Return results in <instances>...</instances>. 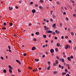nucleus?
<instances>
[{
    "instance_id": "f257e3e1",
    "label": "nucleus",
    "mask_w": 76,
    "mask_h": 76,
    "mask_svg": "<svg viewBox=\"0 0 76 76\" xmlns=\"http://www.w3.org/2000/svg\"><path fill=\"white\" fill-rule=\"evenodd\" d=\"M65 48H66V49H67V48L70 49V46L69 45H66L65 46Z\"/></svg>"
},
{
    "instance_id": "f03ea898",
    "label": "nucleus",
    "mask_w": 76,
    "mask_h": 76,
    "mask_svg": "<svg viewBox=\"0 0 76 76\" xmlns=\"http://www.w3.org/2000/svg\"><path fill=\"white\" fill-rule=\"evenodd\" d=\"M60 60L62 61V62H63V63H64V59H63V58H61L60 59Z\"/></svg>"
},
{
    "instance_id": "7ed1b4c3",
    "label": "nucleus",
    "mask_w": 76,
    "mask_h": 76,
    "mask_svg": "<svg viewBox=\"0 0 76 76\" xmlns=\"http://www.w3.org/2000/svg\"><path fill=\"white\" fill-rule=\"evenodd\" d=\"M16 61H17V63H18L19 64H21V63H20V61H19V60H16Z\"/></svg>"
},
{
    "instance_id": "20e7f679",
    "label": "nucleus",
    "mask_w": 76,
    "mask_h": 76,
    "mask_svg": "<svg viewBox=\"0 0 76 76\" xmlns=\"http://www.w3.org/2000/svg\"><path fill=\"white\" fill-rule=\"evenodd\" d=\"M50 51L51 53H53L54 52V50L53 49H51L50 50Z\"/></svg>"
},
{
    "instance_id": "39448f33",
    "label": "nucleus",
    "mask_w": 76,
    "mask_h": 76,
    "mask_svg": "<svg viewBox=\"0 0 76 76\" xmlns=\"http://www.w3.org/2000/svg\"><path fill=\"white\" fill-rule=\"evenodd\" d=\"M47 32H48V33H52V32H53V31L50 30H48V31H47Z\"/></svg>"
},
{
    "instance_id": "423d86ee",
    "label": "nucleus",
    "mask_w": 76,
    "mask_h": 76,
    "mask_svg": "<svg viewBox=\"0 0 76 76\" xmlns=\"http://www.w3.org/2000/svg\"><path fill=\"white\" fill-rule=\"evenodd\" d=\"M70 1L71 2V3H75V1L73 0H70Z\"/></svg>"
},
{
    "instance_id": "0eeeda50",
    "label": "nucleus",
    "mask_w": 76,
    "mask_h": 76,
    "mask_svg": "<svg viewBox=\"0 0 76 76\" xmlns=\"http://www.w3.org/2000/svg\"><path fill=\"white\" fill-rule=\"evenodd\" d=\"M36 49V48L35 47H33L32 48V50H35V49Z\"/></svg>"
},
{
    "instance_id": "6e6552de",
    "label": "nucleus",
    "mask_w": 76,
    "mask_h": 76,
    "mask_svg": "<svg viewBox=\"0 0 76 76\" xmlns=\"http://www.w3.org/2000/svg\"><path fill=\"white\" fill-rule=\"evenodd\" d=\"M50 66H48V67L47 68V69L48 70H50Z\"/></svg>"
},
{
    "instance_id": "1a4fd4ad",
    "label": "nucleus",
    "mask_w": 76,
    "mask_h": 76,
    "mask_svg": "<svg viewBox=\"0 0 76 76\" xmlns=\"http://www.w3.org/2000/svg\"><path fill=\"white\" fill-rule=\"evenodd\" d=\"M8 67L9 68H10V69H13V68L12 67V66L10 65H9Z\"/></svg>"
},
{
    "instance_id": "9d476101",
    "label": "nucleus",
    "mask_w": 76,
    "mask_h": 76,
    "mask_svg": "<svg viewBox=\"0 0 76 76\" xmlns=\"http://www.w3.org/2000/svg\"><path fill=\"white\" fill-rule=\"evenodd\" d=\"M60 44L59 43H57V47H60Z\"/></svg>"
},
{
    "instance_id": "9b49d317",
    "label": "nucleus",
    "mask_w": 76,
    "mask_h": 76,
    "mask_svg": "<svg viewBox=\"0 0 76 76\" xmlns=\"http://www.w3.org/2000/svg\"><path fill=\"white\" fill-rule=\"evenodd\" d=\"M39 8L40 9H43V7H42V6H40Z\"/></svg>"
},
{
    "instance_id": "f8f14e48",
    "label": "nucleus",
    "mask_w": 76,
    "mask_h": 76,
    "mask_svg": "<svg viewBox=\"0 0 76 76\" xmlns=\"http://www.w3.org/2000/svg\"><path fill=\"white\" fill-rule=\"evenodd\" d=\"M32 13H35V10H32Z\"/></svg>"
},
{
    "instance_id": "ddd939ff",
    "label": "nucleus",
    "mask_w": 76,
    "mask_h": 76,
    "mask_svg": "<svg viewBox=\"0 0 76 76\" xmlns=\"http://www.w3.org/2000/svg\"><path fill=\"white\" fill-rule=\"evenodd\" d=\"M9 24L10 26H12L13 25V23H10Z\"/></svg>"
},
{
    "instance_id": "4468645a",
    "label": "nucleus",
    "mask_w": 76,
    "mask_h": 76,
    "mask_svg": "<svg viewBox=\"0 0 76 76\" xmlns=\"http://www.w3.org/2000/svg\"><path fill=\"white\" fill-rule=\"evenodd\" d=\"M43 37L44 38H46V37H47V36H46V35H43Z\"/></svg>"
},
{
    "instance_id": "2eb2a0df",
    "label": "nucleus",
    "mask_w": 76,
    "mask_h": 76,
    "mask_svg": "<svg viewBox=\"0 0 76 76\" xmlns=\"http://www.w3.org/2000/svg\"><path fill=\"white\" fill-rule=\"evenodd\" d=\"M36 35H39V32H37L36 33Z\"/></svg>"
},
{
    "instance_id": "dca6fc26",
    "label": "nucleus",
    "mask_w": 76,
    "mask_h": 76,
    "mask_svg": "<svg viewBox=\"0 0 76 76\" xmlns=\"http://www.w3.org/2000/svg\"><path fill=\"white\" fill-rule=\"evenodd\" d=\"M53 73H54V74H56V73H58V72L57 71H54L53 72Z\"/></svg>"
},
{
    "instance_id": "f3484780",
    "label": "nucleus",
    "mask_w": 76,
    "mask_h": 76,
    "mask_svg": "<svg viewBox=\"0 0 76 76\" xmlns=\"http://www.w3.org/2000/svg\"><path fill=\"white\" fill-rule=\"evenodd\" d=\"M9 9L10 10H12V9H13V8L12 7H9Z\"/></svg>"
},
{
    "instance_id": "a211bd4d",
    "label": "nucleus",
    "mask_w": 76,
    "mask_h": 76,
    "mask_svg": "<svg viewBox=\"0 0 76 76\" xmlns=\"http://www.w3.org/2000/svg\"><path fill=\"white\" fill-rule=\"evenodd\" d=\"M9 71L10 73H12V70L10 69H9Z\"/></svg>"
},
{
    "instance_id": "6ab92c4d",
    "label": "nucleus",
    "mask_w": 76,
    "mask_h": 76,
    "mask_svg": "<svg viewBox=\"0 0 76 76\" xmlns=\"http://www.w3.org/2000/svg\"><path fill=\"white\" fill-rule=\"evenodd\" d=\"M35 61H39V59H35Z\"/></svg>"
},
{
    "instance_id": "aec40b11",
    "label": "nucleus",
    "mask_w": 76,
    "mask_h": 76,
    "mask_svg": "<svg viewBox=\"0 0 76 76\" xmlns=\"http://www.w3.org/2000/svg\"><path fill=\"white\" fill-rule=\"evenodd\" d=\"M66 72H62V75H66Z\"/></svg>"
},
{
    "instance_id": "412c9836",
    "label": "nucleus",
    "mask_w": 76,
    "mask_h": 76,
    "mask_svg": "<svg viewBox=\"0 0 76 76\" xmlns=\"http://www.w3.org/2000/svg\"><path fill=\"white\" fill-rule=\"evenodd\" d=\"M2 28V29H4V30H5V29H6V27H3Z\"/></svg>"
},
{
    "instance_id": "4be33fe9",
    "label": "nucleus",
    "mask_w": 76,
    "mask_h": 76,
    "mask_svg": "<svg viewBox=\"0 0 76 76\" xmlns=\"http://www.w3.org/2000/svg\"><path fill=\"white\" fill-rule=\"evenodd\" d=\"M3 71L4 73H6V69H4L3 70Z\"/></svg>"
},
{
    "instance_id": "5701e85b",
    "label": "nucleus",
    "mask_w": 76,
    "mask_h": 76,
    "mask_svg": "<svg viewBox=\"0 0 76 76\" xmlns=\"http://www.w3.org/2000/svg\"><path fill=\"white\" fill-rule=\"evenodd\" d=\"M68 60H69V61H71V60L70 59V57H68Z\"/></svg>"
},
{
    "instance_id": "b1692460",
    "label": "nucleus",
    "mask_w": 76,
    "mask_h": 76,
    "mask_svg": "<svg viewBox=\"0 0 76 76\" xmlns=\"http://www.w3.org/2000/svg\"><path fill=\"white\" fill-rule=\"evenodd\" d=\"M18 72H19V73H20V72H21L20 69H18Z\"/></svg>"
},
{
    "instance_id": "393cba45",
    "label": "nucleus",
    "mask_w": 76,
    "mask_h": 76,
    "mask_svg": "<svg viewBox=\"0 0 76 76\" xmlns=\"http://www.w3.org/2000/svg\"><path fill=\"white\" fill-rule=\"evenodd\" d=\"M55 50L56 51V52H57L58 51V49H57V48H55Z\"/></svg>"
},
{
    "instance_id": "a878e982",
    "label": "nucleus",
    "mask_w": 76,
    "mask_h": 76,
    "mask_svg": "<svg viewBox=\"0 0 76 76\" xmlns=\"http://www.w3.org/2000/svg\"><path fill=\"white\" fill-rule=\"evenodd\" d=\"M71 35H73L74 34V33L73 32H71Z\"/></svg>"
},
{
    "instance_id": "bb28decb",
    "label": "nucleus",
    "mask_w": 76,
    "mask_h": 76,
    "mask_svg": "<svg viewBox=\"0 0 76 76\" xmlns=\"http://www.w3.org/2000/svg\"><path fill=\"white\" fill-rule=\"evenodd\" d=\"M56 58L57 59H60V58H59V56H56Z\"/></svg>"
},
{
    "instance_id": "cd10ccee",
    "label": "nucleus",
    "mask_w": 76,
    "mask_h": 76,
    "mask_svg": "<svg viewBox=\"0 0 76 76\" xmlns=\"http://www.w3.org/2000/svg\"><path fill=\"white\" fill-rule=\"evenodd\" d=\"M46 31H47L48 30H49V28H47L45 29Z\"/></svg>"
},
{
    "instance_id": "c85d7f7f",
    "label": "nucleus",
    "mask_w": 76,
    "mask_h": 76,
    "mask_svg": "<svg viewBox=\"0 0 76 76\" xmlns=\"http://www.w3.org/2000/svg\"><path fill=\"white\" fill-rule=\"evenodd\" d=\"M56 64H58V61H57V60H56Z\"/></svg>"
},
{
    "instance_id": "c756f323",
    "label": "nucleus",
    "mask_w": 76,
    "mask_h": 76,
    "mask_svg": "<svg viewBox=\"0 0 76 76\" xmlns=\"http://www.w3.org/2000/svg\"><path fill=\"white\" fill-rule=\"evenodd\" d=\"M57 65V64H56V63H55L53 64V66H56V65Z\"/></svg>"
},
{
    "instance_id": "7c9ffc66",
    "label": "nucleus",
    "mask_w": 76,
    "mask_h": 76,
    "mask_svg": "<svg viewBox=\"0 0 76 76\" xmlns=\"http://www.w3.org/2000/svg\"><path fill=\"white\" fill-rule=\"evenodd\" d=\"M8 48H9V50H10V49L11 48L10 47V46H8Z\"/></svg>"
},
{
    "instance_id": "2f4dec72",
    "label": "nucleus",
    "mask_w": 76,
    "mask_h": 76,
    "mask_svg": "<svg viewBox=\"0 0 76 76\" xmlns=\"http://www.w3.org/2000/svg\"><path fill=\"white\" fill-rule=\"evenodd\" d=\"M53 26V27H55V26H56V24H54Z\"/></svg>"
},
{
    "instance_id": "473e14b6",
    "label": "nucleus",
    "mask_w": 76,
    "mask_h": 76,
    "mask_svg": "<svg viewBox=\"0 0 76 76\" xmlns=\"http://www.w3.org/2000/svg\"><path fill=\"white\" fill-rule=\"evenodd\" d=\"M66 67H69V64H67L66 65Z\"/></svg>"
},
{
    "instance_id": "72a5a7b5",
    "label": "nucleus",
    "mask_w": 76,
    "mask_h": 76,
    "mask_svg": "<svg viewBox=\"0 0 76 76\" xmlns=\"http://www.w3.org/2000/svg\"><path fill=\"white\" fill-rule=\"evenodd\" d=\"M66 20H67V21H68V20H69V18H68V17L66 18Z\"/></svg>"
},
{
    "instance_id": "f704fd0d",
    "label": "nucleus",
    "mask_w": 76,
    "mask_h": 76,
    "mask_svg": "<svg viewBox=\"0 0 76 76\" xmlns=\"http://www.w3.org/2000/svg\"><path fill=\"white\" fill-rule=\"evenodd\" d=\"M4 26H6V23H4Z\"/></svg>"
},
{
    "instance_id": "c9c22d12",
    "label": "nucleus",
    "mask_w": 76,
    "mask_h": 76,
    "mask_svg": "<svg viewBox=\"0 0 76 76\" xmlns=\"http://www.w3.org/2000/svg\"><path fill=\"white\" fill-rule=\"evenodd\" d=\"M65 72H67V69H65Z\"/></svg>"
},
{
    "instance_id": "e433bc0d",
    "label": "nucleus",
    "mask_w": 76,
    "mask_h": 76,
    "mask_svg": "<svg viewBox=\"0 0 76 76\" xmlns=\"http://www.w3.org/2000/svg\"><path fill=\"white\" fill-rule=\"evenodd\" d=\"M70 58H71L72 59V58H73V56H70Z\"/></svg>"
},
{
    "instance_id": "4c0bfd02",
    "label": "nucleus",
    "mask_w": 76,
    "mask_h": 76,
    "mask_svg": "<svg viewBox=\"0 0 76 76\" xmlns=\"http://www.w3.org/2000/svg\"><path fill=\"white\" fill-rule=\"evenodd\" d=\"M42 47L43 48H45V45H43L42 46Z\"/></svg>"
},
{
    "instance_id": "58836bf2",
    "label": "nucleus",
    "mask_w": 76,
    "mask_h": 76,
    "mask_svg": "<svg viewBox=\"0 0 76 76\" xmlns=\"http://www.w3.org/2000/svg\"><path fill=\"white\" fill-rule=\"evenodd\" d=\"M1 59H2V60H3V59H4V58H3V57L2 56H1Z\"/></svg>"
},
{
    "instance_id": "ea45409f",
    "label": "nucleus",
    "mask_w": 76,
    "mask_h": 76,
    "mask_svg": "<svg viewBox=\"0 0 76 76\" xmlns=\"http://www.w3.org/2000/svg\"><path fill=\"white\" fill-rule=\"evenodd\" d=\"M58 66H59V67H60V68L61 67V66L59 64Z\"/></svg>"
},
{
    "instance_id": "a19ab883",
    "label": "nucleus",
    "mask_w": 76,
    "mask_h": 76,
    "mask_svg": "<svg viewBox=\"0 0 76 76\" xmlns=\"http://www.w3.org/2000/svg\"><path fill=\"white\" fill-rule=\"evenodd\" d=\"M76 14H73V16H74V17H76Z\"/></svg>"
},
{
    "instance_id": "79ce46f5",
    "label": "nucleus",
    "mask_w": 76,
    "mask_h": 76,
    "mask_svg": "<svg viewBox=\"0 0 76 76\" xmlns=\"http://www.w3.org/2000/svg\"><path fill=\"white\" fill-rule=\"evenodd\" d=\"M23 56H26V53H24L23 54Z\"/></svg>"
},
{
    "instance_id": "37998d69",
    "label": "nucleus",
    "mask_w": 76,
    "mask_h": 76,
    "mask_svg": "<svg viewBox=\"0 0 76 76\" xmlns=\"http://www.w3.org/2000/svg\"><path fill=\"white\" fill-rule=\"evenodd\" d=\"M33 4V2L31 1L30 2V4Z\"/></svg>"
},
{
    "instance_id": "c03bdc74",
    "label": "nucleus",
    "mask_w": 76,
    "mask_h": 76,
    "mask_svg": "<svg viewBox=\"0 0 76 76\" xmlns=\"http://www.w3.org/2000/svg\"><path fill=\"white\" fill-rule=\"evenodd\" d=\"M68 42H69V43H71L72 42V41L70 40Z\"/></svg>"
},
{
    "instance_id": "a18cd8bd",
    "label": "nucleus",
    "mask_w": 76,
    "mask_h": 76,
    "mask_svg": "<svg viewBox=\"0 0 76 76\" xmlns=\"http://www.w3.org/2000/svg\"><path fill=\"white\" fill-rule=\"evenodd\" d=\"M44 20L45 22H46V21L47 20L45 19H44Z\"/></svg>"
},
{
    "instance_id": "49530a36",
    "label": "nucleus",
    "mask_w": 76,
    "mask_h": 76,
    "mask_svg": "<svg viewBox=\"0 0 76 76\" xmlns=\"http://www.w3.org/2000/svg\"><path fill=\"white\" fill-rule=\"evenodd\" d=\"M48 64H49V65L50 64V62L48 61Z\"/></svg>"
},
{
    "instance_id": "de8ad7c7",
    "label": "nucleus",
    "mask_w": 76,
    "mask_h": 76,
    "mask_svg": "<svg viewBox=\"0 0 76 76\" xmlns=\"http://www.w3.org/2000/svg\"><path fill=\"white\" fill-rule=\"evenodd\" d=\"M52 35L51 34H49V37H51V36Z\"/></svg>"
},
{
    "instance_id": "09e8293b",
    "label": "nucleus",
    "mask_w": 76,
    "mask_h": 76,
    "mask_svg": "<svg viewBox=\"0 0 76 76\" xmlns=\"http://www.w3.org/2000/svg\"><path fill=\"white\" fill-rule=\"evenodd\" d=\"M56 3H57V4H59V2H57Z\"/></svg>"
},
{
    "instance_id": "8fccbe9b",
    "label": "nucleus",
    "mask_w": 76,
    "mask_h": 76,
    "mask_svg": "<svg viewBox=\"0 0 76 76\" xmlns=\"http://www.w3.org/2000/svg\"><path fill=\"white\" fill-rule=\"evenodd\" d=\"M66 76H70V75L69 74H67L66 75Z\"/></svg>"
},
{
    "instance_id": "3c124183",
    "label": "nucleus",
    "mask_w": 76,
    "mask_h": 76,
    "mask_svg": "<svg viewBox=\"0 0 76 76\" xmlns=\"http://www.w3.org/2000/svg\"><path fill=\"white\" fill-rule=\"evenodd\" d=\"M54 39H57V37H55Z\"/></svg>"
},
{
    "instance_id": "603ef678",
    "label": "nucleus",
    "mask_w": 76,
    "mask_h": 76,
    "mask_svg": "<svg viewBox=\"0 0 76 76\" xmlns=\"http://www.w3.org/2000/svg\"><path fill=\"white\" fill-rule=\"evenodd\" d=\"M15 8H16V9H18L19 7H18L16 6H15Z\"/></svg>"
},
{
    "instance_id": "864d4df0",
    "label": "nucleus",
    "mask_w": 76,
    "mask_h": 76,
    "mask_svg": "<svg viewBox=\"0 0 76 76\" xmlns=\"http://www.w3.org/2000/svg\"><path fill=\"white\" fill-rule=\"evenodd\" d=\"M65 38H66V39H67V38H68V37H67V36H66L65 37Z\"/></svg>"
},
{
    "instance_id": "5fc2aeb1",
    "label": "nucleus",
    "mask_w": 76,
    "mask_h": 76,
    "mask_svg": "<svg viewBox=\"0 0 76 76\" xmlns=\"http://www.w3.org/2000/svg\"><path fill=\"white\" fill-rule=\"evenodd\" d=\"M36 40H37V39H34V41H36Z\"/></svg>"
},
{
    "instance_id": "6e6d98bb",
    "label": "nucleus",
    "mask_w": 76,
    "mask_h": 76,
    "mask_svg": "<svg viewBox=\"0 0 76 76\" xmlns=\"http://www.w3.org/2000/svg\"><path fill=\"white\" fill-rule=\"evenodd\" d=\"M61 39H64V37L63 36H62L61 37Z\"/></svg>"
},
{
    "instance_id": "4d7b16f0",
    "label": "nucleus",
    "mask_w": 76,
    "mask_h": 76,
    "mask_svg": "<svg viewBox=\"0 0 76 76\" xmlns=\"http://www.w3.org/2000/svg\"><path fill=\"white\" fill-rule=\"evenodd\" d=\"M29 69H32V67H29Z\"/></svg>"
},
{
    "instance_id": "13d9d810",
    "label": "nucleus",
    "mask_w": 76,
    "mask_h": 76,
    "mask_svg": "<svg viewBox=\"0 0 76 76\" xmlns=\"http://www.w3.org/2000/svg\"><path fill=\"white\" fill-rule=\"evenodd\" d=\"M32 25V24L31 23H30L29 24V26H31Z\"/></svg>"
},
{
    "instance_id": "bf43d9fd",
    "label": "nucleus",
    "mask_w": 76,
    "mask_h": 76,
    "mask_svg": "<svg viewBox=\"0 0 76 76\" xmlns=\"http://www.w3.org/2000/svg\"><path fill=\"white\" fill-rule=\"evenodd\" d=\"M40 2L41 3H43V1L42 0H40Z\"/></svg>"
},
{
    "instance_id": "052dcab7",
    "label": "nucleus",
    "mask_w": 76,
    "mask_h": 76,
    "mask_svg": "<svg viewBox=\"0 0 76 76\" xmlns=\"http://www.w3.org/2000/svg\"><path fill=\"white\" fill-rule=\"evenodd\" d=\"M9 51L10 53L12 51L11 50H10V49H9Z\"/></svg>"
},
{
    "instance_id": "680f3d73",
    "label": "nucleus",
    "mask_w": 76,
    "mask_h": 76,
    "mask_svg": "<svg viewBox=\"0 0 76 76\" xmlns=\"http://www.w3.org/2000/svg\"><path fill=\"white\" fill-rule=\"evenodd\" d=\"M52 33H53V35H55L56 34V33H54V32H53Z\"/></svg>"
},
{
    "instance_id": "e2e57ef3",
    "label": "nucleus",
    "mask_w": 76,
    "mask_h": 76,
    "mask_svg": "<svg viewBox=\"0 0 76 76\" xmlns=\"http://www.w3.org/2000/svg\"><path fill=\"white\" fill-rule=\"evenodd\" d=\"M63 14L64 15H65L66 14V12H64L63 13Z\"/></svg>"
},
{
    "instance_id": "0e129e2a",
    "label": "nucleus",
    "mask_w": 76,
    "mask_h": 76,
    "mask_svg": "<svg viewBox=\"0 0 76 76\" xmlns=\"http://www.w3.org/2000/svg\"><path fill=\"white\" fill-rule=\"evenodd\" d=\"M35 6L36 7L38 6V4H35Z\"/></svg>"
},
{
    "instance_id": "69168bd1",
    "label": "nucleus",
    "mask_w": 76,
    "mask_h": 76,
    "mask_svg": "<svg viewBox=\"0 0 76 76\" xmlns=\"http://www.w3.org/2000/svg\"><path fill=\"white\" fill-rule=\"evenodd\" d=\"M39 70H41V68L39 67L38 68Z\"/></svg>"
},
{
    "instance_id": "338daca9",
    "label": "nucleus",
    "mask_w": 76,
    "mask_h": 76,
    "mask_svg": "<svg viewBox=\"0 0 76 76\" xmlns=\"http://www.w3.org/2000/svg\"><path fill=\"white\" fill-rule=\"evenodd\" d=\"M53 20V19L52 18H51L50 19V21H51L52 22Z\"/></svg>"
},
{
    "instance_id": "774afa93",
    "label": "nucleus",
    "mask_w": 76,
    "mask_h": 76,
    "mask_svg": "<svg viewBox=\"0 0 76 76\" xmlns=\"http://www.w3.org/2000/svg\"><path fill=\"white\" fill-rule=\"evenodd\" d=\"M31 36H34V34H31Z\"/></svg>"
}]
</instances>
